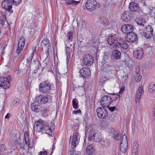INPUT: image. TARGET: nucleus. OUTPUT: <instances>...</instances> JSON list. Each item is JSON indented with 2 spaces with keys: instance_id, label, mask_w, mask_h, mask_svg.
Listing matches in <instances>:
<instances>
[{
  "instance_id": "nucleus-64",
  "label": "nucleus",
  "mask_w": 155,
  "mask_h": 155,
  "mask_svg": "<svg viewBox=\"0 0 155 155\" xmlns=\"http://www.w3.org/2000/svg\"><path fill=\"white\" fill-rule=\"evenodd\" d=\"M70 46H71V45H70Z\"/></svg>"
},
{
  "instance_id": "nucleus-11",
  "label": "nucleus",
  "mask_w": 155,
  "mask_h": 155,
  "mask_svg": "<svg viewBox=\"0 0 155 155\" xmlns=\"http://www.w3.org/2000/svg\"><path fill=\"white\" fill-rule=\"evenodd\" d=\"M10 85L8 80L7 78L4 77L0 78V87L1 88L4 89L8 88Z\"/></svg>"
},
{
  "instance_id": "nucleus-12",
  "label": "nucleus",
  "mask_w": 155,
  "mask_h": 155,
  "mask_svg": "<svg viewBox=\"0 0 155 155\" xmlns=\"http://www.w3.org/2000/svg\"><path fill=\"white\" fill-rule=\"evenodd\" d=\"M83 63L87 66H89L93 63L94 60L91 56L89 54H85L83 57Z\"/></svg>"
},
{
  "instance_id": "nucleus-45",
  "label": "nucleus",
  "mask_w": 155,
  "mask_h": 155,
  "mask_svg": "<svg viewBox=\"0 0 155 155\" xmlns=\"http://www.w3.org/2000/svg\"><path fill=\"white\" fill-rule=\"evenodd\" d=\"M76 146H72L71 147V153H74V152L75 151V149L76 148Z\"/></svg>"
},
{
  "instance_id": "nucleus-31",
  "label": "nucleus",
  "mask_w": 155,
  "mask_h": 155,
  "mask_svg": "<svg viewBox=\"0 0 155 155\" xmlns=\"http://www.w3.org/2000/svg\"><path fill=\"white\" fill-rule=\"evenodd\" d=\"M120 144L127 145V136L124 134L122 137V139L120 141Z\"/></svg>"
},
{
  "instance_id": "nucleus-1",
  "label": "nucleus",
  "mask_w": 155,
  "mask_h": 155,
  "mask_svg": "<svg viewBox=\"0 0 155 155\" xmlns=\"http://www.w3.org/2000/svg\"><path fill=\"white\" fill-rule=\"evenodd\" d=\"M54 124L52 122L51 123L50 127L44 120L41 119L35 121L34 126V129L37 132L45 133L49 136H52L53 131L54 128Z\"/></svg>"
},
{
  "instance_id": "nucleus-29",
  "label": "nucleus",
  "mask_w": 155,
  "mask_h": 155,
  "mask_svg": "<svg viewBox=\"0 0 155 155\" xmlns=\"http://www.w3.org/2000/svg\"><path fill=\"white\" fill-rule=\"evenodd\" d=\"M148 91L151 93H153L155 91V84L153 83H150L149 86Z\"/></svg>"
},
{
  "instance_id": "nucleus-55",
  "label": "nucleus",
  "mask_w": 155,
  "mask_h": 155,
  "mask_svg": "<svg viewBox=\"0 0 155 155\" xmlns=\"http://www.w3.org/2000/svg\"><path fill=\"white\" fill-rule=\"evenodd\" d=\"M133 144L134 145H139V144L137 141L135 140L134 141Z\"/></svg>"
},
{
  "instance_id": "nucleus-63",
  "label": "nucleus",
  "mask_w": 155,
  "mask_h": 155,
  "mask_svg": "<svg viewBox=\"0 0 155 155\" xmlns=\"http://www.w3.org/2000/svg\"><path fill=\"white\" fill-rule=\"evenodd\" d=\"M92 43H93V44H94V42H92Z\"/></svg>"
},
{
  "instance_id": "nucleus-27",
  "label": "nucleus",
  "mask_w": 155,
  "mask_h": 155,
  "mask_svg": "<svg viewBox=\"0 0 155 155\" xmlns=\"http://www.w3.org/2000/svg\"><path fill=\"white\" fill-rule=\"evenodd\" d=\"M79 1H75L74 0H66L65 3L68 5H73L76 6L80 3Z\"/></svg>"
},
{
  "instance_id": "nucleus-18",
  "label": "nucleus",
  "mask_w": 155,
  "mask_h": 155,
  "mask_svg": "<svg viewBox=\"0 0 155 155\" xmlns=\"http://www.w3.org/2000/svg\"><path fill=\"white\" fill-rule=\"evenodd\" d=\"M129 8L131 11L139 12L141 11V9L139 7V5L133 2H131L130 3Z\"/></svg>"
},
{
  "instance_id": "nucleus-20",
  "label": "nucleus",
  "mask_w": 155,
  "mask_h": 155,
  "mask_svg": "<svg viewBox=\"0 0 155 155\" xmlns=\"http://www.w3.org/2000/svg\"><path fill=\"white\" fill-rule=\"evenodd\" d=\"M133 54L134 57L137 59H140L143 57V53L142 49H139L134 51Z\"/></svg>"
},
{
  "instance_id": "nucleus-16",
  "label": "nucleus",
  "mask_w": 155,
  "mask_h": 155,
  "mask_svg": "<svg viewBox=\"0 0 155 155\" xmlns=\"http://www.w3.org/2000/svg\"><path fill=\"white\" fill-rule=\"evenodd\" d=\"M144 93L143 87L142 86H139L136 92L135 96V102L137 103L139 102L140 99L143 96Z\"/></svg>"
},
{
  "instance_id": "nucleus-56",
  "label": "nucleus",
  "mask_w": 155,
  "mask_h": 155,
  "mask_svg": "<svg viewBox=\"0 0 155 155\" xmlns=\"http://www.w3.org/2000/svg\"><path fill=\"white\" fill-rule=\"evenodd\" d=\"M109 55L108 54V55L106 54H104V59L105 60V59H107L108 58V57H109Z\"/></svg>"
},
{
  "instance_id": "nucleus-40",
  "label": "nucleus",
  "mask_w": 155,
  "mask_h": 155,
  "mask_svg": "<svg viewBox=\"0 0 155 155\" xmlns=\"http://www.w3.org/2000/svg\"><path fill=\"white\" fill-rule=\"evenodd\" d=\"M127 146H120V150L122 153H125L126 152L127 149Z\"/></svg>"
},
{
  "instance_id": "nucleus-48",
  "label": "nucleus",
  "mask_w": 155,
  "mask_h": 155,
  "mask_svg": "<svg viewBox=\"0 0 155 155\" xmlns=\"http://www.w3.org/2000/svg\"><path fill=\"white\" fill-rule=\"evenodd\" d=\"M65 48H66L65 49V52L66 53V54L67 55V58H68V49L67 48H68L69 47L68 46L67 47V46L66 44H65Z\"/></svg>"
},
{
  "instance_id": "nucleus-38",
  "label": "nucleus",
  "mask_w": 155,
  "mask_h": 155,
  "mask_svg": "<svg viewBox=\"0 0 155 155\" xmlns=\"http://www.w3.org/2000/svg\"><path fill=\"white\" fill-rule=\"evenodd\" d=\"M73 32L70 31L68 32L67 34L68 40L70 41H71L73 39Z\"/></svg>"
},
{
  "instance_id": "nucleus-52",
  "label": "nucleus",
  "mask_w": 155,
  "mask_h": 155,
  "mask_svg": "<svg viewBox=\"0 0 155 155\" xmlns=\"http://www.w3.org/2000/svg\"><path fill=\"white\" fill-rule=\"evenodd\" d=\"M11 114L8 113L5 116V119H8L11 116Z\"/></svg>"
},
{
  "instance_id": "nucleus-54",
  "label": "nucleus",
  "mask_w": 155,
  "mask_h": 155,
  "mask_svg": "<svg viewBox=\"0 0 155 155\" xmlns=\"http://www.w3.org/2000/svg\"><path fill=\"white\" fill-rule=\"evenodd\" d=\"M102 81H103L102 79H101L100 80V81L99 82V83L100 85L103 86L104 85V82H103Z\"/></svg>"
},
{
  "instance_id": "nucleus-59",
  "label": "nucleus",
  "mask_w": 155,
  "mask_h": 155,
  "mask_svg": "<svg viewBox=\"0 0 155 155\" xmlns=\"http://www.w3.org/2000/svg\"><path fill=\"white\" fill-rule=\"evenodd\" d=\"M33 146H30V147H30V148H33Z\"/></svg>"
},
{
  "instance_id": "nucleus-2",
  "label": "nucleus",
  "mask_w": 155,
  "mask_h": 155,
  "mask_svg": "<svg viewBox=\"0 0 155 155\" xmlns=\"http://www.w3.org/2000/svg\"><path fill=\"white\" fill-rule=\"evenodd\" d=\"M89 136L88 137L89 141H91L92 139L95 142L100 141L102 138L101 133L97 130L92 129L89 132Z\"/></svg>"
},
{
  "instance_id": "nucleus-24",
  "label": "nucleus",
  "mask_w": 155,
  "mask_h": 155,
  "mask_svg": "<svg viewBox=\"0 0 155 155\" xmlns=\"http://www.w3.org/2000/svg\"><path fill=\"white\" fill-rule=\"evenodd\" d=\"M31 109L35 112H38L41 110L40 106L35 103L31 104Z\"/></svg>"
},
{
  "instance_id": "nucleus-51",
  "label": "nucleus",
  "mask_w": 155,
  "mask_h": 155,
  "mask_svg": "<svg viewBox=\"0 0 155 155\" xmlns=\"http://www.w3.org/2000/svg\"><path fill=\"white\" fill-rule=\"evenodd\" d=\"M71 155H81V153L80 152H78L72 153H71Z\"/></svg>"
},
{
  "instance_id": "nucleus-21",
  "label": "nucleus",
  "mask_w": 155,
  "mask_h": 155,
  "mask_svg": "<svg viewBox=\"0 0 155 155\" xmlns=\"http://www.w3.org/2000/svg\"><path fill=\"white\" fill-rule=\"evenodd\" d=\"M136 22L140 26V30H143V28L146 25V22L145 20L142 18L136 19Z\"/></svg>"
},
{
  "instance_id": "nucleus-32",
  "label": "nucleus",
  "mask_w": 155,
  "mask_h": 155,
  "mask_svg": "<svg viewBox=\"0 0 155 155\" xmlns=\"http://www.w3.org/2000/svg\"><path fill=\"white\" fill-rule=\"evenodd\" d=\"M6 22V17L2 15L1 16H0V25L3 26L5 25Z\"/></svg>"
},
{
  "instance_id": "nucleus-35",
  "label": "nucleus",
  "mask_w": 155,
  "mask_h": 155,
  "mask_svg": "<svg viewBox=\"0 0 155 155\" xmlns=\"http://www.w3.org/2000/svg\"><path fill=\"white\" fill-rule=\"evenodd\" d=\"M141 78V77L140 75L139 71H138V72L136 73V75L135 76V79L137 82H139L140 81Z\"/></svg>"
},
{
  "instance_id": "nucleus-36",
  "label": "nucleus",
  "mask_w": 155,
  "mask_h": 155,
  "mask_svg": "<svg viewBox=\"0 0 155 155\" xmlns=\"http://www.w3.org/2000/svg\"><path fill=\"white\" fill-rule=\"evenodd\" d=\"M11 1L12 4L16 6H18L22 2V0H11Z\"/></svg>"
},
{
  "instance_id": "nucleus-37",
  "label": "nucleus",
  "mask_w": 155,
  "mask_h": 155,
  "mask_svg": "<svg viewBox=\"0 0 155 155\" xmlns=\"http://www.w3.org/2000/svg\"><path fill=\"white\" fill-rule=\"evenodd\" d=\"M21 100L19 98H16L15 99L13 102V104L14 106H17L20 103Z\"/></svg>"
},
{
  "instance_id": "nucleus-19",
  "label": "nucleus",
  "mask_w": 155,
  "mask_h": 155,
  "mask_svg": "<svg viewBox=\"0 0 155 155\" xmlns=\"http://www.w3.org/2000/svg\"><path fill=\"white\" fill-rule=\"evenodd\" d=\"M29 134L28 132H25L24 134L25 141L27 145H33L34 143V140L33 138L29 139Z\"/></svg>"
},
{
  "instance_id": "nucleus-34",
  "label": "nucleus",
  "mask_w": 155,
  "mask_h": 155,
  "mask_svg": "<svg viewBox=\"0 0 155 155\" xmlns=\"http://www.w3.org/2000/svg\"><path fill=\"white\" fill-rule=\"evenodd\" d=\"M112 136L115 139L118 140L121 138V134L118 132H116L114 134H113Z\"/></svg>"
},
{
  "instance_id": "nucleus-46",
  "label": "nucleus",
  "mask_w": 155,
  "mask_h": 155,
  "mask_svg": "<svg viewBox=\"0 0 155 155\" xmlns=\"http://www.w3.org/2000/svg\"><path fill=\"white\" fill-rule=\"evenodd\" d=\"M124 89L125 88L124 87H122L120 89V91L118 93L119 94H122L123 93Z\"/></svg>"
},
{
  "instance_id": "nucleus-43",
  "label": "nucleus",
  "mask_w": 155,
  "mask_h": 155,
  "mask_svg": "<svg viewBox=\"0 0 155 155\" xmlns=\"http://www.w3.org/2000/svg\"><path fill=\"white\" fill-rule=\"evenodd\" d=\"M84 23V21L82 20H80V21H78L77 22V25H79L80 26V25H81L82 27H83V25Z\"/></svg>"
},
{
  "instance_id": "nucleus-47",
  "label": "nucleus",
  "mask_w": 155,
  "mask_h": 155,
  "mask_svg": "<svg viewBox=\"0 0 155 155\" xmlns=\"http://www.w3.org/2000/svg\"><path fill=\"white\" fill-rule=\"evenodd\" d=\"M81 111L79 109L77 110H74L73 111V113L75 114H77L80 113Z\"/></svg>"
},
{
  "instance_id": "nucleus-15",
  "label": "nucleus",
  "mask_w": 155,
  "mask_h": 155,
  "mask_svg": "<svg viewBox=\"0 0 155 155\" xmlns=\"http://www.w3.org/2000/svg\"><path fill=\"white\" fill-rule=\"evenodd\" d=\"M133 29V26L130 24L124 25L122 26L121 28L122 32L127 34L132 31Z\"/></svg>"
},
{
  "instance_id": "nucleus-10",
  "label": "nucleus",
  "mask_w": 155,
  "mask_h": 155,
  "mask_svg": "<svg viewBox=\"0 0 155 155\" xmlns=\"http://www.w3.org/2000/svg\"><path fill=\"white\" fill-rule=\"evenodd\" d=\"M137 39V34L133 32H131L127 34L125 38L126 41L128 42H132L135 41Z\"/></svg>"
},
{
  "instance_id": "nucleus-33",
  "label": "nucleus",
  "mask_w": 155,
  "mask_h": 155,
  "mask_svg": "<svg viewBox=\"0 0 155 155\" xmlns=\"http://www.w3.org/2000/svg\"><path fill=\"white\" fill-rule=\"evenodd\" d=\"M25 44V39L24 37H21L19 39L18 45L21 47H24Z\"/></svg>"
},
{
  "instance_id": "nucleus-49",
  "label": "nucleus",
  "mask_w": 155,
  "mask_h": 155,
  "mask_svg": "<svg viewBox=\"0 0 155 155\" xmlns=\"http://www.w3.org/2000/svg\"><path fill=\"white\" fill-rule=\"evenodd\" d=\"M5 146H0V151H3L5 150Z\"/></svg>"
},
{
  "instance_id": "nucleus-26",
  "label": "nucleus",
  "mask_w": 155,
  "mask_h": 155,
  "mask_svg": "<svg viewBox=\"0 0 155 155\" xmlns=\"http://www.w3.org/2000/svg\"><path fill=\"white\" fill-rule=\"evenodd\" d=\"M118 44L121 48L124 49H127L128 47L127 44L122 39L119 40Z\"/></svg>"
},
{
  "instance_id": "nucleus-62",
  "label": "nucleus",
  "mask_w": 155,
  "mask_h": 155,
  "mask_svg": "<svg viewBox=\"0 0 155 155\" xmlns=\"http://www.w3.org/2000/svg\"><path fill=\"white\" fill-rule=\"evenodd\" d=\"M115 46H117V45H115Z\"/></svg>"
},
{
  "instance_id": "nucleus-9",
  "label": "nucleus",
  "mask_w": 155,
  "mask_h": 155,
  "mask_svg": "<svg viewBox=\"0 0 155 155\" xmlns=\"http://www.w3.org/2000/svg\"><path fill=\"white\" fill-rule=\"evenodd\" d=\"M97 2L95 0H88L85 3V7L88 10L92 11L96 8Z\"/></svg>"
},
{
  "instance_id": "nucleus-17",
  "label": "nucleus",
  "mask_w": 155,
  "mask_h": 155,
  "mask_svg": "<svg viewBox=\"0 0 155 155\" xmlns=\"http://www.w3.org/2000/svg\"><path fill=\"white\" fill-rule=\"evenodd\" d=\"M121 18L124 21H127L133 17L132 12L131 11H127L124 12L121 16Z\"/></svg>"
},
{
  "instance_id": "nucleus-50",
  "label": "nucleus",
  "mask_w": 155,
  "mask_h": 155,
  "mask_svg": "<svg viewBox=\"0 0 155 155\" xmlns=\"http://www.w3.org/2000/svg\"><path fill=\"white\" fill-rule=\"evenodd\" d=\"M35 51H36V48H35V50L33 51V52L32 53V54H31V60L32 59L34 54L36 53Z\"/></svg>"
},
{
  "instance_id": "nucleus-25",
  "label": "nucleus",
  "mask_w": 155,
  "mask_h": 155,
  "mask_svg": "<svg viewBox=\"0 0 155 155\" xmlns=\"http://www.w3.org/2000/svg\"><path fill=\"white\" fill-rule=\"evenodd\" d=\"M112 54L113 58L117 60L120 58L121 53L117 50H114L112 51Z\"/></svg>"
},
{
  "instance_id": "nucleus-22",
  "label": "nucleus",
  "mask_w": 155,
  "mask_h": 155,
  "mask_svg": "<svg viewBox=\"0 0 155 155\" xmlns=\"http://www.w3.org/2000/svg\"><path fill=\"white\" fill-rule=\"evenodd\" d=\"M142 12L149 15H151L153 13V10L147 5H144L142 7Z\"/></svg>"
},
{
  "instance_id": "nucleus-57",
  "label": "nucleus",
  "mask_w": 155,
  "mask_h": 155,
  "mask_svg": "<svg viewBox=\"0 0 155 155\" xmlns=\"http://www.w3.org/2000/svg\"><path fill=\"white\" fill-rule=\"evenodd\" d=\"M74 127L75 129H76V130H77L78 129V126H75Z\"/></svg>"
},
{
  "instance_id": "nucleus-61",
  "label": "nucleus",
  "mask_w": 155,
  "mask_h": 155,
  "mask_svg": "<svg viewBox=\"0 0 155 155\" xmlns=\"http://www.w3.org/2000/svg\"><path fill=\"white\" fill-rule=\"evenodd\" d=\"M106 28H106H110V27H107Z\"/></svg>"
},
{
  "instance_id": "nucleus-44",
  "label": "nucleus",
  "mask_w": 155,
  "mask_h": 155,
  "mask_svg": "<svg viewBox=\"0 0 155 155\" xmlns=\"http://www.w3.org/2000/svg\"><path fill=\"white\" fill-rule=\"evenodd\" d=\"M47 152L46 151H40L39 154L38 155H47Z\"/></svg>"
},
{
  "instance_id": "nucleus-5",
  "label": "nucleus",
  "mask_w": 155,
  "mask_h": 155,
  "mask_svg": "<svg viewBox=\"0 0 155 155\" xmlns=\"http://www.w3.org/2000/svg\"><path fill=\"white\" fill-rule=\"evenodd\" d=\"M80 74L79 76L80 78H89L91 77V71L90 68L88 67L82 68L79 69L78 72Z\"/></svg>"
},
{
  "instance_id": "nucleus-60",
  "label": "nucleus",
  "mask_w": 155,
  "mask_h": 155,
  "mask_svg": "<svg viewBox=\"0 0 155 155\" xmlns=\"http://www.w3.org/2000/svg\"><path fill=\"white\" fill-rule=\"evenodd\" d=\"M117 96H118V97H119V95H118L117 94Z\"/></svg>"
},
{
  "instance_id": "nucleus-8",
  "label": "nucleus",
  "mask_w": 155,
  "mask_h": 155,
  "mask_svg": "<svg viewBox=\"0 0 155 155\" xmlns=\"http://www.w3.org/2000/svg\"><path fill=\"white\" fill-rule=\"evenodd\" d=\"M144 35L147 38H149L152 37L153 34V29L149 25L146 26L143 28Z\"/></svg>"
},
{
  "instance_id": "nucleus-30",
  "label": "nucleus",
  "mask_w": 155,
  "mask_h": 155,
  "mask_svg": "<svg viewBox=\"0 0 155 155\" xmlns=\"http://www.w3.org/2000/svg\"><path fill=\"white\" fill-rule=\"evenodd\" d=\"M94 151V149L92 146H88L86 150V153L89 155H92Z\"/></svg>"
},
{
  "instance_id": "nucleus-4",
  "label": "nucleus",
  "mask_w": 155,
  "mask_h": 155,
  "mask_svg": "<svg viewBox=\"0 0 155 155\" xmlns=\"http://www.w3.org/2000/svg\"><path fill=\"white\" fill-rule=\"evenodd\" d=\"M12 3L11 0H5L2 3V6L5 10V12L12 14L13 11L12 9Z\"/></svg>"
},
{
  "instance_id": "nucleus-3",
  "label": "nucleus",
  "mask_w": 155,
  "mask_h": 155,
  "mask_svg": "<svg viewBox=\"0 0 155 155\" xmlns=\"http://www.w3.org/2000/svg\"><path fill=\"white\" fill-rule=\"evenodd\" d=\"M51 84L48 81L42 82L39 86V90L44 93H49L51 90Z\"/></svg>"
},
{
  "instance_id": "nucleus-13",
  "label": "nucleus",
  "mask_w": 155,
  "mask_h": 155,
  "mask_svg": "<svg viewBox=\"0 0 155 155\" xmlns=\"http://www.w3.org/2000/svg\"><path fill=\"white\" fill-rule=\"evenodd\" d=\"M80 137V135L79 133L78 132L74 133L72 139L70 140L71 145H78Z\"/></svg>"
},
{
  "instance_id": "nucleus-58",
  "label": "nucleus",
  "mask_w": 155,
  "mask_h": 155,
  "mask_svg": "<svg viewBox=\"0 0 155 155\" xmlns=\"http://www.w3.org/2000/svg\"><path fill=\"white\" fill-rule=\"evenodd\" d=\"M153 40L155 41V34L153 36Z\"/></svg>"
},
{
  "instance_id": "nucleus-7",
  "label": "nucleus",
  "mask_w": 155,
  "mask_h": 155,
  "mask_svg": "<svg viewBox=\"0 0 155 155\" xmlns=\"http://www.w3.org/2000/svg\"><path fill=\"white\" fill-rule=\"evenodd\" d=\"M97 117L101 119H105L108 115V113L104 107H98L96 110Z\"/></svg>"
},
{
  "instance_id": "nucleus-39",
  "label": "nucleus",
  "mask_w": 155,
  "mask_h": 155,
  "mask_svg": "<svg viewBox=\"0 0 155 155\" xmlns=\"http://www.w3.org/2000/svg\"><path fill=\"white\" fill-rule=\"evenodd\" d=\"M77 101L76 99H74L72 101V106L74 108H77L78 107V104L77 102Z\"/></svg>"
},
{
  "instance_id": "nucleus-41",
  "label": "nucleus",
  "mask_w": 155,
  "mask_h": 155,
  "mask_svg": "<svg viewBox=\"0 0 155 155\" xmlns=\"http://www.w3.org/2000/svg\"><path fill=\"white\" fill-rule=\"evenodd\" d=\"M24 48L19 46L18 45V47L17 48L16 52L17 54H19L20 52Z\"/></svg>"
},
{
  "instance_id": "nucleus-14",
  "label": "nucleus",
  "mask_w": 155,
  "mask_h": 155,
  "mask_svg": "<svg viewBox=\"0 0 155 155\" xmlns=\"http://www.w3.org/2000/svg\"><path fill=\"white\" fill-rule=\"evenodd\" d=\"M48 100V97L45 95H39L36 97L35 99V102L41 104H44L47 102Z\"/></svg>"
},
{
  "instance_id": "nucleus-42",
  "label": "nucleus",
  "mask_w": 155,
  "mask_h": 155,
  "mask_svg": "<svg viewBox=\"0 0 155 155\" xmlns=\"http://www.w3.org/2000/svg\"><path fill=\"white\" fill-rule=\"evenodd\" d=\"M107 107L108 109L111 112L114 111L115 109H116V107H110L109 106H108V107Z\"/></svg>"
},
{
  "instance_id": "nucleus-23",
  "label": "nucleus",
  "mask_w": 155,
  "mask_h": 155,
  "mask_svg": "<svg viewBox=\"0 0 155 155\" xmlns=\"http://www.w3.org/2000/svg\"><path fill=\"white\" fill-rule=\"evenodd\" d=\"M50 45L51 44L49 40L47 38H44L41 43V46L42 48L47 47L48 49V48L50 46Z\"/></svg>"
},
{
  "instance_id": "nucleus-28",
  "label": "nucleus",
  "mask_w": 155,
  "mask_h": 155,
  "mask_svg": "<svg viewBox=\"0 0 155 155\" xmlns=\"http://www.w3.org/2000/svg\"><path fill=\"white\" fill-rule=\"evenodd\" d=\"M116 38L114 36L111 35L108 37L107 39V41L110 45H112L115 41Z\"/></svg>"
},
{
  "instance_id": "nucleus-6",
  "label": "nucleus",
  "mask_w": 155,
  "mask_h": 155,
  "mask_svg": "<svg viewBox=\"0 0 155 155\" xmlns=\"http://www.w3.org/2000/svg\"><path fill=\"white\" fill-rule=\"evenodd\" d=\"M113 102V100L109 96L105 95L103 96L101 98L100 101L101 104L104 107L106 108L110 106Z\"/></svg>"
},
{
  "instance_id": "nucleus-53",
  "label": "nucleus",
  "mask_w": 155,
  "mask_h": 155,
  "mask_svg": "<svg viewBox=\"0 0 155 155\" xmlns=\"http://www.w3.org/2000/svg\"><path fill=\"white\" fill-rule=\"evenodd\" d=\"M36 64L38 65H39V63L37 61H33V63H32L31 64H33V65H34V64Z\"/></svg>"
}]
</instances>
